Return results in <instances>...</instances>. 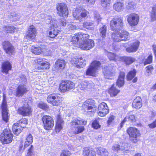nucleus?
I'll list each match as a JSON object with an SVG mask.
<instances>
[{
    "instance_id": "1",
    "label": "nucleus",
    "mask_w": 156,
    "mask_h": 156,
    "mask_svg": "<svg viewBox=\"0 0 156 156\" xmlns=\"http://www.w3.org/2000/svg\"><path fill=\"white\" fill-rule=\"evenodd\" d=\"M87 123L86 121H83L80 118L73 119L70 122L71 129L69 130V133L76 134L83 132L84 128L82 125H86Z\"/></svg>"
},
{
    "instance_id": "43",
    "label": "nucleus",
    "mask_w": 156,
    "mask_h": 156,
    "mask_svg": "<svg viewBox=\"0 0 156 156\" xmlns=\"http://www.w3.org/2000/svg\"><path fill=\"white\" fill-rule=\"evenodd\" d=\"M83 154L85 156H96V153L94 151L89 150L87 148L85 149Z\"/></svg>"
},
{
    "instance_id": "47",
    "label": "nucleus",
    "mask_w": 156,
    "mask_h": 156,
    "mask_svg": "<svg viewBox=\"0 0 156 156\" xmlns=\"http://www.w3.org/2000/svg\"><path fill=\"white\" fill-rule=\"evenodd\" d=\"M99 119H96L93 121L92 126L93 128L97 129L101 127V126L99 123Z\"/></svg>"
},
{
    "instance_id": "32",
    "label": "nucleus",
    "mask_w": 156,
    "mask_h": 156,
    "mask_svg": "<svg viewBox=\"0 0 156 156\" xmlns=\"http://www.w3.org/2000/svg\"><path fill=\"white\" fill-rule=\"evenodd\" d=\"M127 146L125 145L124 146H120L118 145H115L112 147V149L114 151H119L125 152L128 150V148L126 147Z\"/></svg>"
},
{
    "instance_id": "12",
    "label": "nucleus",
    "mask_w": 156,
    "mask_h": 156,
    "mask_svg": "<svg viewBox=\"0 0 156 156\" xmlns=\"http://www.w3.org/2000/svg\"><path fill=\"white\" fill-rule=\"evenodd\" d=\"M1 108L2 109V119L4 121L7 122L9 118L8 110L7 108V102L5 98H3Z\"/></svg>"
},
{
    "instance_id": "41",
    "label": "nucleus",
    "mask_w": 156,
    "mask_h": 156,
    "mask_svg": "<svg viewBox=\"0 0 156 156\" xmlns=\"http://www.w3.org/2000/svg\"><path fill=\"white\" fill-rule=\"evenodd\" d=\"M135 99L133 103V106L136 109H139L142 106V104L141 102V98H139V100L136 99Z\"/></svg>"
},
{
    "instance_id": "8",
    "label": "nucleus",
    "mask_w": 156,
    "mask_h": 156,
    "mask_svg": "<svg viewBox=\"0 0 156 156\" xmlns=\"http://www.w3.org/2000/svg\"><path fill=\"white\" fill-rule=\"evenodd\" d=\"M42 121L43 123L44 127L47 130L52 129L54 125V121L53 119L49 115H45L42 118Z\"/></svg>"
},
{
    "instance_id": "2",
    "label": "nucleus",
    "mask_w": 156,
    "mask_h": 156,
    "mask_svg": "<svg viewBox=\"0 0 156 156\" xmlns=\"http://www.w3.org/2000/svg\"><path fill=\"white\" fill-rule=\"evenodd\" d=\"M47 15L44 14H41V18H45V19L49 21H48V23H50L51 25L50 27V30L49 31V35L51 38H54L59 33V31L57 29L58 26L56 24V23L54 20L53 18H52L51 16H46Z\"/></svg>"
},
{
    "instance_id": "40",
    "label": "nucleus",
    "mask_w": 156,
    "mask_h": 156,
    "mask_svg": "<svg viewBox=\"0 0 156 156\" xmlns=\"http://www.w3.org/2000/svg\"><path fill=\"white\" fill-rule=\"evenodd\" d=\"M80 42H81L80 41L79 36L76 35L75 34V36L72 37L70 42L69 43V45L71 46L73 44H76L79 42V46Z\"/></svg>"
},
{
    "instance_id": "13",
    "label": "nucleus",
    "mask_w": 156,
    "mask_h": 156,
    "mask_svg": "<svg viewBox=\"0 0 156 156\" xmlns=\"http://www.w3.org/2000/svg\"><path fill=\"white\" fill-rule=\"evenodd\" d=\"M36 34V29L35 27L33 25H30L28 29V34L26 37V38L36 42L37 41L35 39Z\"/></svg>"
},
{
    "instance_id": "28",
    "label": "nucleus",
    "mask_w": 156,
    "mask_h": 156,
    "mask_svg": "<svg viewBox=\"0 0 156 156\" xmlns=\"http://www.w3.org/2000/svg\"><path fill=\"white\" fill-rule=\"evenodd\" d=\"M119 33L122 41H126L129 40L130 34L127 31L122 30Z\"/></svg>"
},
{
    "instance_id": "9",
    "label": "nucleus",
    "mask_w": 156,
    "mask_h": 156,
    "mask_svg": "<svg viewBox=\"0 0 156 156\" xmlns=\"http://www.w3.org/2000/svg\"><path fill=\"white\" fill-rule=\"evenodd\" d=\"M58 14L59 16L64 18L66 17L68 14V11L66 5L63 3H59L57 6Z\"/></svg>"
},
{
    "instance_id": "16",
    "label": "nucleus",
    "mask_w": 156,
    "mask_h": 156,
    "mask_svg": "<svg viewBox=\"0 0 156 156\" xmlns=\"http://www.w3.org/2000/svg\"><path fill=\"white\" fill-rule=\"evenodd\" d=\"M2 44L3 48L7 54L10 55L14 53L15 48L9 42L5 41Z\"/></svg>"
},
{
    "instance_id": "27",
    "label": "nucleus",
    "mask_w": 156,
    "mask_h": 156,
    "mask_svg": "<svg viewBox=\"0 0 156 156\" xmlns=\"http://www.w3.org/2000/svg\"><path fill=\"white\" fill-rule=\"evenodd\" d=\"M125 76V73L123 72H120L118 79L116 82V85L119 87H121L123 85L124 83Z\"/></svg>"
},
{
    "instance_id": "4",
    "label": "nucleus",
    "mask_w": 156,
    "mask_h": 156,
    "mask_svg": "<svg viewBox=\"0 0 156 156\" xmlns=\"http://www.w3.org/2000/svg\"><path fill=\"white\" fill-rule=\"evenodd\" d=\"M110 25L112 30L119 31L123 26V20L121 17L115 16L111 21Z\"/></svg>"
},
{
    "instance_id": "42",
    "label": "nucleus",
    "mask_w": 156,
    "mask_h": 156,
    "mask_svg": "<svg viewBox=\"0 0 156 156\" xmlns=\"http://www.w3.org/2000/svg\"><path fill=\"white\" fill-rule=\"evenodd\" d=\"M112 38L114 42H119L122 41L119 32L112 33Z\"/></svg>"
},
{
    "instance_id": "24",
    "label": "nucleus",
    "mask_w": 156,
    "mask_h": 156,
    "mask_svg": "<svg viewBox=\"0 0 156 156\" xmlns=\"http://www.w3.org/2000/svg\"><path fill=\"white\" fill-rule=\"evenodd\" d=\"M24 127V126L20 125L19 123H16L13 125L12 129L14 134L18 135L21 133L22 129Z\"/></svg>"
},
{
    "instance_id": "31",
    "label": "nucleus",
    "mask_w": 156,
    "mask_h": 156,
    "mask_svg": "<svg viewBox=\"0 0 156 156\" xmlns=\"http://www.w3.org/2000/svg\"><path fill=\"white\" fill-rule=\"evenodd\" d=\"M120 60L124 62L126 65H129L133 62L135 59L131 57L123 56L121 57Z\"/></svg>"
},
{
    "instance_id": "10",
    "label": "nucleus",
    "mask_w": 156,
    "mask_h": 156,
    "mask_svg": "<svg viewBox=\"0 0 156 156\" xmlns=\"http://www.w3.org/2000/svg\"><path fill=\"white\" fill-rule=\"evenodd\" d=\"M94 46V42L91 39H88L83 42H80L79 47L83 50H89L93 48Z\"/></svg>"
},
{
    "instance_id": "60",
    "label": "nucleus",
    "mask_w": 156,
    "mask_h": 156,
    "mask_svg": "<svg viewBox=\"0 0 156 156\" xmlns=\"http://www.w3.org/2000/svg\"><path fill=\"white\" fill-rule=\"evenodd\" d=\"M71 154L70 152L68 150L63 151L61 153L60 156H69Z\"/></svg>"
},
{
    "instance_id": "19",
    "label": "nucleus",
    "mask_w": 156,
    "mask_h": 156,
    "mask_svg": "<svg viewBox=\"0 0 156 156\" xmlns=\"http://www.w3.org/2000/svg\"><path fill=\"white\" fill-rule=\"evenodd\" d=\"M32 109L30 107L27 105L20 108L18 109L19 114L23 116H28L32 112Z\"/></svg>"
},
{
    "instance_id": "55",
    "label": "nucleus",
    "mask_w": 156,
    "mask_h": 156,
    "mask_svg": "<svg viewBox=\"0 0 156 156\" xmlns=\"http://www.w3.org/2000/svg\"><path fill=\"white\" fill-rule=\"evenodd\" d=\"M62 123L56 122L55 126V130L56 132H59L62 129Z\"/></svg>"
},
{
    "instance_id": "53",
    "label": "nucleus",
    "mask_w": 156,
    "mask_h": 156,
    "mask_svg": "<svg viewBox=\"0 0 156 156\" xmlns=\"http://www.w3.org/2000/svg\"><path fill=\"white\" fill-rule=\"evenodd\" d=\"M152 56L151 55H149L147 58L144 60H142V62H144V65L150 64L152 62Z\"/></svg>"
},
{
    "instance_id": "50",
    "label": "nucleus",
    "mask_w": 156,
    "mask_h": 156,
    "mask_svg": "<svg viewBox=\"0 0 156 156\" xmlns=\"http://www.w3.org/2000/svg\"><path fill=\"white\" fill-rule=\"evenodd\" d=\"M34 147L33 145L30 146V148L28 149V152L26 156H34L35 153L34 151Z\"/></svg>"
},
{
    "instance_id": "63",
    "label": "nucleus",
    "mask_w": 156,
    "mask_h": 156,
    "mask_svg": "<svg viewBox=\"0 0 156 156\" xmlns=\"http://www.w3.org/2000/svg\"><path fill=\"white\" fill-rule=\"evenodd\" d=\"M20 82L23 83H26L27 81V80L25 76L22 74L21 75V76L20 77Z\"/></svg>"
},
{
    "instance_id": "5",
    "label": "nucleus",
    "mask_w": 156,
    "mask_h": 156,
    "mask_svg": "<svg viewBox=\"0 0 156 156\" xmlns=\"http://www.w3.org/2000/svg\"><path fill=\"white\" fill-rule=\"evenodd\" d=\"M126 131L129 136V139L131 141L136 143L139 141L140 134L138 129L135 128L130 127L127 129Z\"/></svg>"
},
{
    "instance_id": "54",
    "label": "nucleus",
    "mask_w": 156,
    "mask_h": 156,
    "mask_svg": "<svg viewBox=\"0 0 156 156\" xmlns=\"http://www.w3.org/2000/svg\"><path fill=\"white\" fill-rule=\"evenodd\" d=\"M18 122L20 125L24 126L25 127L26 125L27 124V120L26 118H23L19 120Z\"/></svg>"
},
{
    "instance_id": "36",
    "label": "nucleus",
    "mask_w": 156,
    "mask_h": 156,
    "mask_svg": "<svg viewBox=\"0 0 156 156\" xmlns=\"http://www.w3.org/2000/svg\"><path fill=\"white\" fill-rule=\"evenodd\" d=\"M97 152L100 156H108V153L106 149L101 147L98 148Z\"/></svg>"
},
{
    "instance_id": "56",
    "label": "nucleus",
    "mask_w": 156,
    "mask_h": 156,
    "mask_svg": "<svg viewBox=\"0 0 156 156\" xmlns=\"http://www.w3.org/2000/svg\"><path fill=\"white\" fill-rule=\"evenodd\" d=\"M101 4L102 6L106 7L110 4L111 0H101Z\"/></svg>"
},
{
    "instance_id": "37",
    "label": "nucleus",
    "mask_w": 156,
    "mask_h": 156,
    "mask_svg": "<svg viewBox=\"0 0 156 156\" xmlns=\"http://www.w3.org/2000/svg\"><path fill=\"white\" fill-rule=\"evenodd\" d=\"M76 35L79 36L80 41L81 42H83L89 39V35L87 34H85L83 33H76Z\"/></svg>"
},
{
    "instance_id": "58",
    "label": "nucleus",
    "mask_w": 156,
    "mask_h": 156,
    "mask_svg": "<svg viewBox=\"0 0 156 156\" xmlns=\"http://www.w3.org/2000/svg\"><path fill=\"white\" fill-rule=\"evenodd\" d=\"M101 18L100 15V14L97 12H96L94 14V19L95 21L97 22H99L101 20Z\"/></svg>"
},
{
    "instance_id": "6",
    "label": "nucleus",
    "mask_w": 156,
    "mask_h": 156,
    "mask_svg": "<svg viewBox=\"0 0 156 156\" xmlns=\"http://www.w3.org/2000/svg\"><path fill=\"white\" fill-rule=\"evenodd\" d=\"M13 134L9 129H4L0 137L1 141L4 144L10 143L12 140Z\"/></svg>"
},
{
    "instance_id": "11",
    "label": "nucleus",
    "mask_w": 156,
    "mask_h": 156,
    "mask_svg": "<svg viewBox=\"0 0 156 156\" xmlns=\"http://www.w3.org/2000/svg\"><path fill=\"white\" fill-rule=\"evenodd\" d=\"M139 20V16L135 13H132L128 16L127 21L130 26L133 27L138 24Z\"/></svg>"
},
{
    "instance_id": "23",
    "label": "nucleus",
    "mask_w": 156,
    "mask_h": 156,
    "mask_svg": "<svg viewBox=\"0 0 156 156\" xmlns=\"http://www.w3.org/2000/svg\"><path fill=\"white\" fill-rule=\"evenodd\" d=\"M139 44L140 42L138 41L131 43L130 46L126 48V51L129 53L136 52L139 47Z\"/></svg>"
},
{
    "instance_id": "34",
    "label": "nucleus",
    "mask_w": 156,
    "mask_h": 156,
    "mask_svg": "<svg viewBox=\"0 0 156 156\" xmlns=\"http://www.w3.org/2000/svg\"><path fill=\"white\" fill-rule=\"evenodd\" d=\"M135 117L134 115H131L129 116H127L120 124L121 127L122 128V127L123 124L126 121H128L130 122H133L135 121Z\"/></svg>"
},
{
    "instance_id": "17",
    "label": "nucleus",
    "mask_w": 156,
    "mask_h": 156,
    "mask_svg": "<svg viewBox=\"0 0 156 156\" xmlns=\"http://www.w3.org/2000/svg\"><path fill=\"white\" fill-rule=\"evenodd\" d=\"M34 62L36 64L39 65L40 68L41 69L49 68L48 62L44 58H37L34 60Z\"/></svg>"
},
{
    "instance_id": "51",
    "label": "nucleus",
    "mask_w": 156,
    "mask_h": 156,
    "mask_svg": "<svg viewBox=\"0 0 156 156\" xmlns=\"http://www.w3.org/2000/svg\"><path fill=\"white\" fill-rule=\"evenodd\" d=\"M38 106L39 108L44 110H47L49 108L48 106L43 102H39L38 105Z\"/></svg>"
},
{
    "instance_id": "35",
    "label": "nucleus",
    "mask_w": 156,
    "mask_h": 156,
    "mask_svg": "<svg viewBox=\"0 0 156 156\" xmlns=\"http://www.w3.org/2000/svg\"><path fill=\"white\" fill-rule=\"evenodd\" d=\"M47 100L48 103H51L53 105H59L61 102L58 98H47Z\"/></svg>"
},
{
    "instance_id": "18",
    "label": "nucleus",
    "mask_w": 156,
    "mask_h": 156,
    "mask_svg": "<svg viewBox=\"0 0 156 156\" xmlns=\"http://www.w3.org/2000/svg\"><path fill=\"white\" fill-rule=\"evenodd\" d=\"M82 110L84 111V114L93 116L94 115V111L93 110V107L90 104H88L87 105L83 104L82 106Z\"/></svg>"
},
{
    "instance_id": "45",
    "label": "nucleus",
    "mask_w": 156,
    "mask_h": 156,
    "mask_svg": "<svg viewBox=\"0 0 156 156\" xmlns=\"http://www.w3.org/2000/svg\"><path fill=\"white\" fill-rule=\"evenodd\" d=\"M123 6L122 3L118 2L114 4L113 9L117 11L120 12L122 10Z\"/></svg>"
},
{
    "instance_id": "22",
    "label": "nucleus",
    "mask_w": 156,
    "mask_h": 156,
    "mask_svg": "<svg viewBox=\"0 0 156 156\" xmlns=\"http://www.w3.org/2000/svg\"><path fill=\"white\" fill-rule=\"evenodd\" d=\"M28 91V89L24 84L20 85L18 87L16 95L18 97H22Z\"/></svg>"
},
{
    "instance_id": "15",
    "label": "nucleus",
    "mask_w": 156,
    "mask_h": 156,
    "mask_svg": "<svg viewBox=\"0 0 156 156\" xmlns=\"http://www.w3.org/2000/svg\"><path fill=\"white\" fill-rule=\"evenodd\" d=\"M74 83L72 82L68 81L62 82L60 86V88L62 92H65L74 88Z\"/></svg>"
},
{
    "instance_id": "61",
    "label": "nucleus",
    "mask_w": 156,
    "mask_h": 156,
    "mask_svg": "<svg viewBox=\"0 0 156 156\" xmlns=\"http://www.w3.org/2000/svg\"><path fill=\"white\" fill-rule=\"evenodd\" d=\"M26 141L29 142L30 143H32L33 142V137L31 134H29L26 139Z\"/></svg>"
},
{
    "instance_id": "29",
    "label": "nucleus",
    "mask_w": 156,
    "mask_h": 156,
    "mask_svg": "<svg viewBox=\"0 0 156 156\" xmlns=\"http://www.w3.org/2000/svg\"><path fill=\"white\" fill-rule=\"evenodd\" d=\"M66 64L64 60L58 59L55 62V67L57 69H63L65 67Z\"/></svg>"
},
{
    "instance_id": "48",
    "label": "nucleus",
    "mask_w": 156,
    "mask_h": 156,
    "mask_svg": "<svg viewBox=\"0 0 156 156\" xmlns=\"http://www.w3.org/2000/svg\"><path fill=\"white\" fill-rule=\"evenodd\" d=\"M93 23L90 22H86L83 23V26L84 27L90 30L93 29Z\"/></svg>"
},
{
    "instance_id": "44",
    "label": "nucleus",
    "mask_w": 156,
    "mask_h": 156,
    "mask_svg": "<svg viewBox=\"0 0 156 156\" xmlns=\"http://www.w3.org/2000/svg\"><path fill=\"white\" fill-rule=\"evenodd\" d=\"M31 52L36 55H39L41 54V47L33 46L31 48Z\"/></svg>"
},
{
    "instance_id": "20",
    "label": "nucleus",
    "mask_w": 156,
    "mask_h": 156,
    "mask_svg": "<svg viewBox=\"0 0 156 156\" xmlns=\"http://www.w3.org/2000/svg\"><path fill=\"white\" fill-rule=\"evenodd\" d=\"M112 68L109 66H106L103 69V73L105 79H111V77L114 74Z\"/></svg>"
},
{
    "instance_id": "62",
    "label": "nucleus",
    "mask_w": 156,
    "mask_h": 156,
    "mask_svg": "<svg viewBox=\"0 0 156 156\" xmlns=\"http://www.w3.org/2000/svg\"><path fill=\"white\" fill-rule=\"evenodd\" d=\"M67 28L69 30H72L76 29L77 27L73 24L71 23L68 24Z\"/></svg>"
},
{
    "instance_id": "30",
    "label": "nucleus",
    "mask_w": 156,
    "mask_h": 156,
    "mask_svg": "<svg viewBox=\"0 0 156 156\" xmlns=\"http://www.w3.org/2000/svg\"><path fill=\"white\" fill-rule=\"evenodd\" d=\"M11 65L9 62H5L3 63L2 65V72L8 73L9 70L11 69Z\"/></svg>"
},
{
    "instance_id": "25",
    "label": "nucleus",
    "mask_w": 156,
    "mask_h": 156,
    "mask_svg": "<svg viewBox=\"0 0 156 156\" xmlns=\"http://www.w3.org/2000/svg\"><path fill=\"white\" fill-rule=\"evenodd\" d=\"M1 30L5 33L12 34L16 31L17 29L13 26H4L2 30L0 29V32H1Z\"/></svg>"
},
{
    "instance_id": "39",
    "label": "nucleus",
    "mask_w": 156,
    "mask_h": 156,
    "mask_svg": "<svg viewBox=\"0 0 156 156\" xmlns=\"http://www.w3.org/2000/svg\"><path fill=\"white\" fill-rule=\"evenodd\" d=\"M119 92V90L114 87V85H112L108 90V92L111 97L116 96Z\"/></svg>"
},
{
    "instance_id": "64",
    "label": "nucleus",
    "mask_w": 156,
    "mask_h": 156,
    "mask_svg": "<svg viewBox=\"0 0 156 156\" xmlns=\"http://www.w3.org/2000/svg\"><path fill=\"white\" fill-rule=\"evenodd\" d=\"M149 127L151 129L154 128L156 127V119L152 123L148 125Z\"/></svg>"
},
{
    "instance_id": "57",
    "label": "nucleus",
    "mask_w": 156,
    "mask_h": 156,
    "mask_svg": "<svg viewBox=\"0 0 156 156\" xmlns=\"http://www.w3.org/2000/svg\"><path fill=\"white\" fill-rule=\"evenodd\" d=\"M136 7L134 3L133 2H129L128 5L127 6V8L128 9L133 10Z\"/></svg>"
},
{
    "instance_id": "21",
    "label": "nucleus",
    "mask_w": 156,
    "mask_h": 156,
    "mask_svg": "<svg viewBox=\"0 0 156 156\" xmlns=\"http://www.w3.org/2000/svg\"><path fill=\"white\" fill-rule=\"evenodd\" d=\"M93 86V83L91 81L85 80L83 81L78 85V87L80 90H84L91 88Z\"/></svg>"
},
{
    "instance_id": "46",
    "label": "nucleus",
    "mask_w": 156,
    "mask_h": 156,
    "mask_svg": "<svg viewBox=\"0 0 156 156\" xmlns=\"http://www.w3.org/2000/svg\"><path fill=\"white\" fill-rule=\"evenodd\" d=\"M150 16L151 21H154L156 20V5L153 7L151 12Z\"/></svg>"
},
{
    "instance_id": "38",
    "label": "nucleus",
    "mask_w": 156,
    "mask_h": 156,
    "mask_svg": "<svg viewBox=\"0 0 156 156\" xmlns=\"http://www.w3.org/2000/svg\"><path fill=\"white\" fill-rule=\"evenodd\" d=\"M31 143H30L29 142L25 141L24 143L23 144V142L21 141L19 147V150L20 152H23V150L26 148L29 147L28 148H30V146L31 145Z\"/></svg>"
},
{
    "instance_id": "7",
    "label": "nucleus",
    "mask_w": 156,
    "mask_h": 156,
    "mask_svg": "<svg viewBox=\"0 0 156 156\" xmlns=\"http://www.w3.org/2000/svg\"><path fill=\"white\" fill-rule=\"evenodd\" d=\"M101 63L99 61H94L91 63L90 65L86 72V74L87 75L95 76L96 73L100 67Z\"/></svg>"
},
{
    "instance_id": "52",
    "label": "nucleus",
    "mask_w": 156,
    "mask_h": 156,
    "mask_svg": "<svg viewBox=\"0 0 156 156\" xmlns=\"http://www.w3.org/2000/svg\"><path fill=\"white\" fill-rule=\"evenodd\" d=\"M153 70V67L151 65H149L146 67V75L147 76H150Z\"/></svg>"
},
{
    "instance_id": "14",
    "label": "nucleus",
    "mask_w": 156,
    "mask_h": 156,
    "mask_svg": "<svg viewBox=\"0 0 156 156\" xmlns=\"http://www.w3.org/2000/svg\"><path fill=\"white\" fill-rule=\"evenodd\" d=\"M98 110L99 112L98 114L99 115L103 117L107 115L109 112V110L107 104L103 102L99 105Z\"/></svg>"
},
{
    "instance_id": "3",
    "label": "nucleus",
    "mask_w": 156,
    "mask_h": 156,
    "mask_svg": "<svg viewBox=\"0 0 156 156\" xmlns=\"http://www.w3.org/2000/svg\"><path fill=\"white\" fill-rule=\"evenodd\" d=\"M89 14V12L82 7L77 8L73 12L74 17L80 22L85 20Z\"/></svg>"
},
{
    "instance_id": "33",
    "label": "nucleus",
    "mask_w": 156,
    "mask_h": 156,
    "mask_svg": "<svg viewBox=\"0 0 156 156\" xmlns=\"http://www.w3.org/2000/svg\"><path fill=\"white\" fill-rule=\"evenodd\" d=\"M106 53L110 60H115V61L120 60L121 57H119L118 55H116L114 53L108 52L107 51L106 52Z\"/></svg>"
},
{
    "instance_id": "49",
    "label": "nucleus",
    "mask_w": 156,
    "mask_h": 156,
    "mask_svg": "<svg viewBox=\"0 0 156 156\" xmlns=\"http://www.w3.org/2000/svg\"><path fill=\"white\" fill-rule=\"evenodd\" d=\"M106 28L107 27L105 25H103L102 27L100 28V29L101 35V37L103 38H105L106 37L107 31Z\"/></svg>"
},
{
    "instance_id": "26",
    "label": "nucleus",
    "mask_w": 156,
    "mask_h": 156,
    "mask_svg": "<svg viewBox=\"0 0 156 156\" xmlns=\"http://www.w3.org/2000/svg\"><path fill=\"white\" fill-rule=\"evenodd\" d=\"M136 73V71L135 69H133L131 71H130L127 75V78L128 80H131L133 79L132 82L133 83H136L137 80V77H135Z\"/></svg>"
},
{
    "instance_id": "59",
    "label": "nucleus",
    "mask_w": 156,
    "mask_h": 156,
    "mask_svg": "<svg viewBox=\"0 0 156 156\" xmlns=\"http://www.w3.org/2000/svg\"><path fill=\"white\" fill-rule=\"evenodd\" d=\"M115 118V117L113 115L110 116L107 121L108 125L111 124L114 122Z\"/></svg>"
}]
</instances>
